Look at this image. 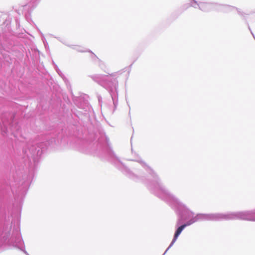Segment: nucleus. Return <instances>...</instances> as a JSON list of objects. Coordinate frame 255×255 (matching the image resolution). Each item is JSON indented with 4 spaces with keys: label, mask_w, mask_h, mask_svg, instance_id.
I'll use <instances>...</instances> for the list:
<instances>
[{
    "label": "nucleus",
    "mask_w": 255,
    "mask_h": 255,
    "mask_svg": "<svg viewBox=\"0 0 255 255\" xmlns=\"http://www.w3.org/2000/svg\"><path fill=\"white\" fill-rule=\"evenodd\" d=\"M138 158L139 157L137 156L134 158L128 159V160L139 162L150 175L152 179L151 180H147L143 177L138 179L129 169L128 178H132L136 181L138 180H141L146 185L152 193L168 204L175 213L177 217V221L182 222L193 217L195 215L194 213L176 196L171 193L162 184L156 173L144 162L138 160Z\"/></svg>",
    "instance_id": "obj_1"
},
{
    "label": "nucleus",
    "mask_w": 255,
    "mask_h": 255,
    "mask_svg": "<svg viewBox=\"0 0 255 255\" xmlns=\"http://www.w3.org/2000/svg\"><path fill=\"white\" fill-rule=\"evenodd\" d=\"M94 56L97 59V60L98 61H99V62H100V66H101V68L103 70L105 71L106 66L105 65V64L103 63H102L101 61H100V60L96 57V55H94Z\"/></svg>",
    "instance_id": "obj_11"
},
{
    "label": "nucleus",
    "mask_w": 255,
    "mask_h": 255,
    "mask_svg": "<svg viewBox=\"0 0 255 255\" xmlns=\"http://www.w3.org/2000/svg\"><path fill=\"white\" fill-rule=\"evenodd\" d=\"M101 98H101V97H99V102H100V100H101Z\"/></svg>",
    "instance_id": "obj_21"
},
{
    "label": "nucleus",
    "mask_w": 255,
    "mask_h": 255,
    "mask_svg": "<svg viewBox=\"0 0 255 255\" xmlns=\"http://www.w3.org/2000/svg\"><path fill=\"white\" fill-rule=\"evenodd\" d=\"M234 9H235L237 11L238 14L240 16H241V17H242V18L243 20H245L246 21V22L247 23V24L248 25L249 30L251 31V29L250 28V26L249 25V23H248V22L247 21V15L248 14H246L245 12H244L243 11H242L241 9H240L237 7L230 5L223 4H220V3H217L216 10L218 11L225 12V13H228L230 11H232Z\"/></svg>",
    "instance_id": "obj_7"
},
{
    "label": "nucleus",
    "mask_w": 255,
    "mask_h": 255,
    "mask_svg": "<svg viewBox=\"0 0 255 255\" xmlns=\"http://www.w3.org/2000/svg\"><path fill=\"white\" fill-rule=\"evenodd\" d=\"M132 64H132H131V65H130V66H128V68H129L130 66H131ZM128 74L129 73V70H128Z\"/></svg>",
    "instance_id": "obj_20"
},
{
    "label": "nucleus",
    "mask_w": 255,
    "mask_h": 255,
    "mask_svg": "<svg viewBox=\"0 0 255 255\" xmlns=\"http://www.w3.org/2000/svg\"><path fill=\"white\" fill-rule=\"evenodd\" d=\"M180 223H182V222L176 221V224L175 226L174 234L178 236H180L182 231L184 230L183 227L180 225Z\"/></svg>",
    "instance_id": "obj_9"
},
{
    "label": "nucleus",
    "mask_w": 255,
    "mask_h": 255,
    "mask_svg": "<svg viewBox=\"0 0 255 255\" xmlns=\"http://www.w3.org/2000/svg\"><path fill=\"white\" fill-rule=\"evenodd\" d=\"M200 1L198 2L196 0H191L189 6L194 8H198L199 9Z\"/></svg>",
    "instance_id": "obj_10"
},
{
    "label": "nucleus",
    "mask_w": 255,
    "mask_h": 255,
    "mask_svg": "<svg viewBox=\"0 0 255 255\" xmlns=\"http://www.w3.org/2000/svg\"><path fill=\"white\" fill-rule=\"evenodd\" d=\"M121 74L120 71L108 75L95 74L90 76L95 82L104 87L110 93L114 106V111L118 105L117 77Z\"/></svg>",
    "instance_id": "obj_5"
},
{
    "label": "nucleus",
    "mask_w": 255,
    "mask_h": 255,
    "mask_svg": "<svg viewBox=\"0 0 255 255\" xmlns=\"http://www.w3.org/2000/svg\"><path fill=\"white\" fill-rule=\"evenodd\" d=\"M179 236H178L175 234H174L173 238L172 239V242H173V243H175L176 241H177L178 238L179 237Z\"/></svg>",
    "instance_id": "obj_15"
},
{
    "label": "nucleus",
    "mask_w": 255,
    "mask_h": 255,
    "mask_svg": "<svg viewBox=\"0 0 255 255\" xmlns=\"http://www.w3.org/2000/svg\"><path fill=\"white\" fill-rule=\"evenodd\" d=\"M254 210L245 211L228 212L227 213H198L193 217L182 222L180 225L185 229L199 221H214L241 220L252 221Z\"/></svg>",
    "instance_id": "obj_4"
},
{
    "label": "nucleus",
    "mask_w": 255,
    "mask_h": 255,
    "mask_svg": "<svg viewBox=\"0 0 255 255\" xmlns=\"http://www.w3.org/2000/svg\"><path fill=\"white\" fill-rule=\"evenodd\" d=\"M73 48L79 52H86V51L83 50L82 48H81L79 46H74Z\"/></svg>",
    "instance_id": "obj_12"
},
{
    "label": "nucleus",
    "mask_w": 255,
    "mask_h": 255,
    "mask_svg": "<svg viewBox=\"0 0 255 255\" xmlns=\"http://www.w3.org/2000/svg\"><path fill=\"white\" fill-rule=\"evenodd\" d=\"M252 221L255 222V209H254V214L253 215Z\"/></svg>",
    "instance_id": "obj_19"
},
{
    "label": "nucleus",
    "mask_w": 255,
    "mask_h": 255,
    "mask_svg": "<svg viewBox=\"0 0 255 255\" xmlns=\"http://www.w3.org/2000/svg\"><path fill=\"white\" fill-rule=\"evenodd\" d=\"M133 135H132L130 137V145H131V150L132 154H133V151L132 149V139Z\"/></svg>",
    "instance_id": "obj_18"
},
{
    "label": "nucleus",
    "mask_w": 255,
    "mask_h": 255,
    "mask_svg": "<svg viewBox=\"0 0 255 255\" xmlns=\"http://www.w3.org/2000/svg\"><path fill=\"white\" fill-rule=\"evenodd\" d=\"M254 210L245 211L228 212L227 213H198L193 217L182 222L180 225L185 229L199 221H214L241 220L252 221Z\"/></svg>",
    "instance_id": "obj_3"
},
{
    "label": "nucleus",
    "mask_w": 255,
    "mask_h": 255,
    "mask_svg": "<svg viewBox=\"0 0 255 255\" xmlns=\"http://www.w3.org/2000/svg\"><path fill=\"white\" fill-rule=\"evenodd\" d=\"M217 2L200 1L199 9L205 12L217 10Z\"/></svg>",
    "instance_id": "obj_8"
},
{
    "label": "nucleus",
    "mask_w": 255,
    "mask_h": 255,
    "mask_svg": "<svg viewBox=\"0 0 255 255\" xmlns=\"http://www.w3.org/2000/svg\"><path fill=\"white\" fill-rule=\"evenodd\" d=\"M103 138L105 139V142L109 147L107 154L109 161L114 164L118 169L126 175L128 173V170L125 164L116 156L113 150L111 149L109 139L105 135H104Z\"/></svg>",
    "instance_id": "obj_6"
},
{
    "label": "nucleus",
    "mask_w": 255,
    "mask_h": 255,
    "mask_svg": "<svg viewBox=\"0 0 255 255\" xmlns=\"http://www.w3.org/2000/svg\"><path fill=\"white\" fill-rule=\"evenodd\" d=\"M16 248L29 255L25 250V245L20 230L19 219L13 220L11 217H4V210L0 198V250Z\"/></svg>",
    "instance_id": "obj_2"
},
{
    "label": "nucleus",
    "mask_w": 255,
    "mask_h": 255,
    "mask_svg": "<svg viewBox=\"0 0 255 255\" xmlns=\"http://www.w3.org/2000/svg\"><path fill=\"white\" fill-rule=\"evenodd\" d=\"M174 243H173V242L171 241L169 246H168V247L167 248V249L166 250V251H165V252L164 253V254L162 255H165V254L167 253V252L169 250V249L171 248L173 246V245H174Z\"/></svg>",
    "instance_id": "obj_14"
},
{
    "label": "nucleus",
    "mask_w": 255,
    "mask_h": 255,
    "mask_svg": "<svg viewBox=\"0 0 255 255\" xmlns=\"http://www.w3.org/2000/svg\"><path fill=\"white\" fill-rule=\"evenodd\" d=\"M179 236H178L175 234H174L173 238L172 239V242H173V243H175L176 241H177L178 238L179 237Z\"/></svg>",
    "instance_id": "obj_16"
},
{
    "label": "nucleus",
    "mask_w": 255,
    "mask_h": 255,
    "mask_svg": "<svg viewBox=\"0 0 255 255\" xmlns=\"http://www.w3.org/2000/svg\"><path fill=\"white\" fill-rule=\"evenodd\" d=\"M174 243H173V242L171 241L169 246H168V247L167 248V249L166 250V251H165V252L164 253V254L162 255H165V254L167 253V252L169 250V249L171 248L173 246V245H174Z\"/></svg>",
    "instance_id": "obj_13"
},
{
    "label": "nucleus",
    "mask_w": 255,
    "mask_h": 255,
    "mask_svg": "<svg viewBox=\"0 0 255 255\" xmlns=\"http://www.w3.org/2000/svg\"><path fill=\"white\" fill-rule=\"evenodd\" d=\"M56 70L58 74L62 78L64 76L61 72V71L57 68V66H56Z\"/></svg>",
    "instance_id": "obj_17"
}]
</instances>
